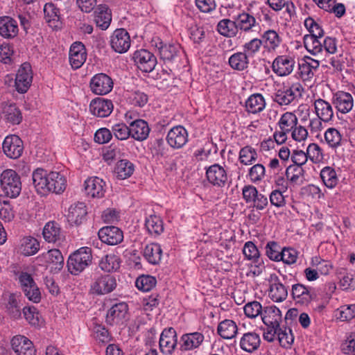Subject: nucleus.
<instances>
[{
    "label": "nucleus",
    "mask_w": 355,
    "mask_h": 355,
    "mask_svg": "<svg viewBox=\"0 0 355 355\" xmlns=\"http://www.w3.org/2000/svg\"><path fill=\"white\" fill-rule=\"evenodd\" d=\"M32 179L37 192L43 196L49 192L60 194L67 187V180L64 175L55 171L48 173L40 168L33 172Z\"/></svg>",
    "instance_id": "nucleus-1"
},
{
    "label": "nucleus",
    "mask_w": 355,
    "mask_h": 355,
    "mask_svg": "<svg viewBox=\"0 0 355 355\" xmlns=\"http://www.w3.org/2000/svg\"><path fill=\"white\" fill-rule=\"evenodd\" d=\"M92 249L82 247L70 254L67 266L71 275H78L92 263Z\"/></svg>",
    "instance_id": "nucleus-2"
},
{
    "label": "nucleus",
    "mask_w": 355,
    "mask_h": 355,
    "mask_svg": "<svg viewBox=\"0 0 355 355\" xmlns=\"http://www.w3.org/2000/svg\"><path fill=\"white\" fill-rule=\"evenodd\" d=\"M0 185L5 196L11 198H17L21 191L20 176L12 169H6L2 172Z\"/></svg>",
    "instance_id": "nucleus-3"
},
{
    "label": "nucleus",
    "mask_w": 355,
    "mask_h": 355,
    "mask_svg": "<svg viewBox=\"0 0 355 355\" xmlns=\"http://www.w3.org/2000/svg\"><path fill=\"white\" fill-rule=\"evenodd\" d=\"M302 87L300 84H293L291 86L283 85L276 90L273 101L280 105H288L301 96Z\"/></svg>",
    "instance_id": "nucleus-4"
},
{
    "label": "nucleus",
    "mask_w": 355,
    "mask_h": 355,
    "mask_svg": "<svg viewBox=\"0 0 355 355\" xmlns=\"http://www.w3.org/2000/svg\"><path fill=\"white\" fill-rule=\"evenodd\" d=\"M19 282L24 295L28 300L38 303L41 300V292L32 275L26 272H21L19 275Z\"/></svg>",
    "instance_id": "nucleus-5"
},
{
    "label": "nucleus",
    "mask_w": 355,
    "mask_h": 355,
    "mask_svg": "<svg viewBox=\"0 0 355 355\" xmlns=\"http://www.w3.org/2000/svg\"><path fill=\"white\" fill-rule=\"evenodd\" d=\"M116 287V278L110 275H101L94 279L90 285L89 293L103 295L113 291Z\"/></svg>",
    "instance_id": "nucleus-6"
},
{
    "label": "nucleus",
    "mask_w": 355,
    "mask_h": 355,
    "mask_svg": "<svg viewBox=\"0 0 355 355\" xmlns=\"http://www.w3.org/2000/svg\"><path fill=\"white\" fill-rule=\"evenodd\" d=\"M133 60L137 68L145 73L151 72L157 65V58L146 49L136 51L133 54Z\"/></svg>",
    "instance_id": "nucleus-7"
},
{
    "label": "nucleus",
    "mask_w": 355,
    "mask_h": 355,
    "mask_svg": "<svg viewBox=\"0 0 355 355\" xmlns=\"http://www.w3.org/2000/svg\"><path fill=\"white\" fill-rule=\"evenodd\" d=\"M178 334L173 327L165 328L159 338L160 352L165 355H172L178 345Z\"/></svg>",
    "instance_id": "nucleus-8"
},
{
    "label": "nucleus",
    "mask_w": 355,
    "mask_h": 355,
    "mask_svg": "<svg viewBox=\"0 0 355 355\" xmlns=\"http://www.w3.org/2000/svg\"><path fill=\"white\" fill-rule=\"evenodd\" d=\"M112 49L119 53H124L130 47V37L124 28L116 29L110 37V40Z\"/></svg>",
    "instance_id": "nucleus-9"
},
{
    "label": "nucleus",
    "mask_w": 355,
    "mask_h": 355,
    "mask_svg": "<svg viewBox=\"0 0 355 355\" xmlns=\"http://www.w3.org/2000/svg\"><path fill=\"white\" fill-rule=\"evenodd\" d=\"M91 91L96 95H105L113 88L112 79L105 73L94 75L89 83Z\"/></svg>",
    "instance_id": "nucleus-10"
},
{
    "label": "nucleus",
    "mask_w": 355,
    "mask_h": 355,
    "mask_svg": "<svg viewBox=\"0 0 355 355\" xmlns=\"http://www.w3.org/2000/svg\"><path fill=\"white\" fill-rule=\"evenodd\" d=\"M2 148L8 157L17 159L21 155L24 150L23 141L17 135H9L4 139Z\"/></svg>",
    "instance_id": "nucleus-11"
},
{
    "label": "nucleus",
    "mask_w": 355,
    "mask_h": 355,
    "mask_svg": "<svg viewBox=\"0 0 355 355\" xmlns=\"http://www.w3.org/2000/svg\"><path fill=\"white\" fill-rule=\"evenodd\" d=\"M204 340V335L198 331L184 334L180 338V350L181 352L196 350L200 347Z\"/></svg>",
    "instance_id": "nucleus-12"
},
{
    "label": "nucleus",
    "mask_w": 355,
    "mask_h": 355,
    "mask_svg": "<svg viewBox=\"0 0 355 355\" xmlns=\"http://www.w3.org/2000/svg\"><path fill=\"white\" fill-rule=\"evenodd\" d=\"M128 311V306L125 302L113 304L107 312L106 323L111 326L123 324L125 320Z\"/></svg>",
    "instance_id": "nucleus-13"
},
{
    "label": "nucleus",
    "mask_w": 355,
    "mask_h": 355,
    "mask_svg": "<svg viewBox=\"0 0 355 355\" xmlns=\"http://www.w3.org/2000/svg\"><path fill=\"white\" fill-rule=\"evenodd\" d=\"M31 67L28 63H24L19 69L15 78V87L18 92L24 94L27 92L32 83Z\"/></svg>",
    "instance_id": "nucleus-14"
},
{
    "label": "nucleus",
    "mask_w": 355,
    "mask_h": 355,
    "mask_svg": "<svg viewBox=\"0 0 355 355\" xmlns=\"http://www.w3.org/2000/svg\"><path fill=\"white\" fill-rule=\"evenodd\" d=\"M10 345L12 349L17 355H36L33 343L24 336H15L10 340Z\"/></svg>",
    "instance_id": "nucleus-15"
},
{
    "label": "nucleus",
    "mask_w": 355,
    "mask_h": 355,
    "mask_svg": "<svg viewBox=\"0 0 355 355\" xmlns=\"http://www.w3.org/2000/svg\"><path fill=\"white\" fill-rule=\"evenodd\" d=\"M166 141L174 149L182 148L188 141L187 130L182 125L172 128L168 132Z\"/></svg>",
    "instance_id": "nucleus-16"
},
{
    "label": "nucleus",
    "mask_w": 355,
    "mask_h": 355,
    "mask_svg": "<svg viewBox=\"0 0 355 355\" xmlns=\"http://www.w3.org/2000/svg\"><path fill=\"white\" fill-rule=\"evenodd\" d=\"M206 177L210 184L223 187L228 181L225 169L218 164H214L206 169Z\"/></svg>",
    "instance_id": "nucleus-17"
},
{
    "label": "nucleus",
    "mask_w": 355,
    "mask_h": 355,
    "mask_svg": "<svg viewBox=\"0 0 355 355\" xmlns=\"http://www.w3.org/2000/svg\"><path fill=\"white\" fill-rule=\"evenodd\" d=\"M114 108L112 101L109 99L97 97L89 104V111L96 117L104 118L110 116Z\"/></svg>",
    "instance_id": "nucleus-18"
},
{
    "label": "nucleus",
    "mask_w": 355,
    "mask_h": 355,
    "mask_svg": "<svg viewBox=\"0 0 355 355\" xmlns=\"http://www.w3.org/2000/svg\"><path fill=\"white\" fill-rule=\"evenodd\" d=\"M98 235L103 243L110 245H117L123 240V232L115 226H106L101 228Z\"/></svg>",
    "instance_id": "nucleus-19"
},
{
    "label": "nucleus",
    "mask_w": 355,
    "mask_h": 355,
    "mask_svg": "<svg viewBox=\"0 0 355 355\" xmlns=\"http://www.w3.org/2000/svg\"><path fill=\"white\" fill-rule=\"evenodd\" d=\"M269 297L276 302H280L286 299L288 296V286L279 280L275 274L270 277Z\"/></svg>",
    "instance_id": "nucleus-20"
},
{
    "label": "nucleus",
    "mask_w": 355,
    "mask_h": 355,
    "mask_svg": "<svg viewBox=\"0 0 355 355\" xmlns=\"http://www.w3.org/2000/svg\"><path fill=\"white\" fill-rule=\"evenodd\" d=\"M263 322L272 328L274 332L280 328V322H282V313L280 310L275 306H267L263 309L261 315Z\"/></svg>",
    "instance_id": "nucleus-21"
},
{
    "label": "nucleus",
    "mask_w": 355,
    "mask_h": 355,
    "mask_svg": "<svg viewBox=\"0 0 355 355\" xmlns=\"http://www.w3.org/2000/svg\"><path fill=\"white\" fill-rule=\"evenodd\" d=\"M87 53L82 42L72 44L69 49V62L73 69H79L85 62Z\"/></svg>",
    "instance_id": "nucleus-22"
},
{
    "label": "nucleus",
    "mask_w": 355,
    "mask_h": 355,
    "mask_svg": "<svg viewBox=\"0 0 355 355\" xmlns=\"http://www.w3.org/2000/svg\"><path fill=\"white\" fill-rule=\"evenodd\" d=\"M295 60L287 55L277 56L273 61L272 69L279 76L289 75L293 70Z\"/></svg>",
    "instance_id": "nucleus-23"
},
{
    "label": "nucleus",
    "mask_w": 355,
    "mask_h": 355,
    "mask_svg": "<svg viewBox=\"0 0 355 355\" xmlns=\"http://www.w3.org/2000/svg\"><path fill=\"white\" fill-rule=\"evenodd\" d=\"M292 295L296 303L302 305L309 304L316 295L311 292L310 288L301 284H295L292 286Z\"/></svg>",
    "instance_id": "nucleus-24"
},
{
    "label": "nucleus",
    "mask_w": 355,
    "mask_h": 355,
    "mask_svg": "<svg viewBox=\"0 0 355 355\" xmlns=\"http://www.w3.org/2000/svg\"><path fill=\"white\" fill-rule=\"evenodd\" d=\"M105 182L97 177L89 178L85 182V191L92 198H102L105 193Z\"/></svg>",
    "instance_id": "nucleus-25"
},
{
    "label": "nucleus",
    "mask_w": 355,
    "mask_h": 355,
    "mask_svg": "<svg viewBox=\"0 0 355 355\" xmlns=\"http://www.w3.org/2000/svg\"><path fill=\"white\" fill-rule=\"evenodd\" d=\"M333 103L338 112L346 114L352 110L354 99L349 93L338 92L334 96Z\"/></svg>",
    "instance_id": "nucleus-26"
},
{
    "label": "nucleus",
    "mask_w": 355,
    "mask_h": 355,
    "mask_svg": "<svg viewBox=\"0 0 355 355\" xmlns=\"http://www.w3.org/2000/svg\"><path fill=\"white\" fill-rule=\"evenodd\" d=\"M87 214V207L83 202H77L71 205L69 208L67 220L71 224L78 225L86 220Z\"/></svg>",
    "instance_id": "nucleus-27"
},
{
    "label": "nucleus",
    "mask_w": 355,
    "mask_h": 355,
    "mask_svg": "<svg viewBox=\"0 0 355 355\" xmlns=\"http://www.w3.org/2000/svg\"><path fill=\"white\" fill-rule=\"evenodd\" d=\"M94 21L101 30H106L112 21L111 10L105 4L98 6L94 11Z\"/></svg>",
    "instance_id": "nucleus-28"
},
{
    "label": "nucleus",
    "mask_w": 355,
    "mask_h": 355,
    "mask_svg": "<svg viewBox=\"0 0 355 355\" xmlns=\"http://www.w3.org/2000/svg\"><path fill=\"white\" fill-rule=\"evenodd\" d=\"M42 234L45 241L49 243L60 242L64 238L60 225L54 221H50L45 225Z\"/></svg>",
    "instance_id": "nucleus-29"
},
{
    "label": "nucleus",
    "mask_w": 355,
    "mask_h": 355,
    "mask_svg": "<svg viewBox=\"0 0 355 355\" xmlns=\"http://www.w3.org/2000/svg\"><path fill=\"white\" fill-rule=\"evenodd\" d=\"M314 108L318 117L327 123L334 117V110L331 105L327 101L318 98L314 101Z\"/></svg>",
    "instance_id": "nucleus-30"
},
{
    "label": "nucleus",
    "mask_w": 355,
    "mask_h": 355,
    "mask_svg": "<svg viewBox=\"0 0 355 355\" xmlns=\"http://www.w3.org/2000/svg\"><path fill=\"white\" fill-rule=\"evenodd\" d=\"M261 344V338L255 332H248L243 335L240 340L241 348L247 352L252 353L258 349Z\"/></svg>",
    "instance_id": "nucleus-31"
},
{
    "label": "nucleus",
    "mask_w": 355,
    "mask_h": 355,
    "mask_svg": "<svg viewBox=\"0 0 355 355\" xmlns=\"http://www.w3.org/2000/svg\"><path fill=\"white\" fill-rule=\"evenodd\" d=\"M44 14L46 22L52 28H59L61 26L59 9L52 3H47L44 7Z\"/></svg>",
    "instance_id": "nucleus-32"
},
{
    "label": "nucleus",
    "mask_w": 355,
    "mask_h": 355,
    "mask_svg": "<svg viewBox=\"0 0 355 355\" xmlns=\"http://www.w3.org/2000/svg\"><path fill=\"white\" fill-rule=\"evenodd\" d=\"M131 137L138 141L145 140L149 135L150 128L147 122L143 119H137L130 123Z\"/></svg>",
    "instance_id": "nucleus-33"
},
{
    "label": "nucleus",
    "mask_w": 355,
    "mask_h": 355,
    "mask_svg": "<svg viewBox=\"0 0 355 355\" xmlns=\"http://www.w3.org/2000/svg\"><path fill=\"white\" fill-rule=\"evenodd\" d=\"M18 26L12 18L5 16L0 18V35L5 38H14L18 33Z\"/></svg>",
    "instance_id": "nucleus-34"
},
{
    "label": "nucleus",
    "mask_w": 355,
    "mask_h": 355,
    "mask_svg": "<svg viewBox=\"0 0 355 355\" xmlns=\"http://www.w3.org/2000/svg\"><path fill=\"white\" fill-rule=\"evenodd\" d=\"M6 313L13 320H17L21 315V304L19 297L16 294H10L5 305Z\"/></svg>",
    "instance_id": "nucleus-35"
},
{
    "label": "nucleus",
    "mask_w": 355,
    "mask_h": 355,
    "mask_svg": "<svg viewBox=\"0 0 355 355\" xmlns=\"http://www.w3.org/2000/svg\"><path fill=\"white\" fill-rule=\"evenodd\" d=\"M46 261L52 265L51 271L58 273L64 266V257L58 249L49 250L44 255Z\"/></svg>",
    "instance_id": "nucleus-36"
},
{
    "label": "nucleus",
    "mask_w": 355,
    "mask_h": 355,
    "mask_svg": "<svg viewBox=\"0 0 355 355\" xmlns=\"http://www.w3.org/2000/svg\"><path fill=\"white\" fill-rule=\"evenodd\" d=\"M3 114L6 119L12 124H19L22 120L21 111L14 103L3 102L1 103Z\"/></svg>",
    "instance_id": "nucleus-37"
},
{
    "label": "nucleus",
    "mask_w": 355,
    "mask_h": 355,
    "mask_svg": "<svg viewBox=\"0 0 355 355\" xmlns=\"http://www.w3.org/2000/svg\"><path fill=\"white\" fill-rule=\"evenodd\" d=\"M265 107V98L261 94H252L245 101L246 111L249 113H259L264 110Z\"/></svg>",
    "instance_id": "nucleus-38"
},
{
    "label": "nucleus",
    "mask_w": 355,
    "mask_h": 355,
    "mask_svg": "<svg viewBox=\"0 0 355 355\" xmlns=\"http://www.w3.org/2000/svg\"><path fill=\"white\" fill-rule=\"evenodd\" d=\"M143 254L149 263L156 265L161 261L162 250L159 244L150 243L146 245Z\"/></svg>",
    "instance_id": "nucleus-39"
},
{
    "label": "nucleus",
    "mask_w": 355,
    "mask_h": 355,
    "mask_svg": "<svg viewBox=\"0 0 355 355\" xmlns=\"http://www.w3.org/2000/svg\"><path fill=\"white\" fill-rule=\"evenodd\" d=\"M264 48L268 51H274L280 45L282 40L274 30H268L261 36Z\"/></svg>",
    "instance_id": "nucleus-40"
},
{
    "label": "nucleus",
    "mask_w": 355,
    "mask_h": 355,
    "mask_svg": "<svg viewBox=\"0 0 355 355\" xmlns=\"http://www.w3.org/2000/svg\"><path fill=\"white\" fill-rule=\"evenodd\" d=\"M237 29L249 32L256 26V19L248 12H243L234 17Z\"/></svg>",
    "instance_id": "nucleus-41"
},
{
    "label": "nucleus",
    "mask_w": 355,
    "mask_h": 355,
    "mask_svg": "<svg viewBox=\"0 0 355 355\" xmlns=\"http://www.w3.org/2000/svg\"><path fill=\"white\" fill-rule=\"evenodd\" d=\"M145 227L148 232L153 236H157L164 232V224L160 217L156 215H150L146 217Z\"/></svg>",
    "instance_id": "nucleus-42"
},
{
    "label": "nucleus",
    "mask_w": 355,
    "mask_h": 355,
    "mask_svg": "<svg viewBox=\"0 0 355 355\" xmlns=\"http://www.w3.org/2000/svg\"><path fill=\"white\" fill-rule=\"evenodd\" d=\"M217 331L222 338L232 339L236 336L238 332V327L234 321L225 320L219 323Z\"/></svg>",
    "instance_id": "nucleus-43"
},
{
    "label": "nucleus",
    "mask_w": 355,
    "mask_h": 355,
    "mask_svg": "<svg viewBox=\"0 0 355 355\" xmlns=\"http://www.w3.org/2000/svg\"><path fill=\"white\" fill-rule=\"evenodd\" d=\"M304 170L297 165H290L286 171V176L293 185H301L304 180Z\"/></svg>",
    "instance_id": "nucleus-44"
},
{
    "label": "nucleus",
    "mask_w": 355,
    "mask_h": 355,
    "mask_svg": "<svg viewBox=\"0 0 355 355\" xmlns=\"http://www.w3.org/2000/svg\"><path fill=\"white\" fill-rule=\"evenodd\" d=\"M233 19H234V17ZM217 31L221 35L225 37H235L238 33L235 19H223L220 20L218 23Z\"/></svg>",
    "instance_id": "nucleus-45"
},
{
    "label": "nucleus",
    "mask_w": 355,
    "mask_h": 355,
    "mask_svg": "<svg viewBox=\"0 0 355 355\" xmlns=\"http://www.w3.org/2000/svg\"><path fill=\"white\" fill-rule=\"evenodd\" d=\"M228 62L233 69L241 71L248 67L249 58L243 51L236 52L230 57Z\"/></svg>",
    "instance_id": "nucleus-46"
},
{
    "label": "nucleus",
    "mask_w": 355,
    "mask_h": 355,
    "mask_svg": "<svg viewBox=\"0 0 355 355\" xmlns=\"http://www.w3.org/2000/svg\"><path fill=\"white\" fill-rule=\"evenodd\" d=\"M135 171V165L128 159L119 160L115 167L117 178L125 180L130 177Z\"/></svg>",
    "instance_id": "nucleus-47"
},
{
    "label": "nucleus",
    "mask_w": 355,
    "mask_h": 355,
    "mask_svg": "<svg viewBox=\"0 0 355 355\" xmlns=\"http://www.w3.org/2000/svg\"><path fill=\"white\" fill-rule=\"evenodd\" d=\"M155 45L159 50L160 57L163 60H173L177 55L180 49L178 45L164 44L162 41L159 43H155Z\"/></svg>",
    "instance_id": "nucleus-48"
},
{
    "label": "nucleus",
    "mask_w": 355,
    "mask_h": 355,
    "mask_svg": "<svg viewBox=\"0 0 355 355\" xmlns=\"http://www.w3.org/2000/svg\"><path fill=\"white\" fill-rule=\"evenodd\" d=\"M324 184L329 189L336 187L338 182V178L334 168L331 166H325L320 173Z\"/></svg>",
    "instance_id": "nucleus-49"
},
{
    "label": "nucleus",
    "mask_w": 355,
    "mask_h": 355,
    "mask_svg": "<svg viewBox=\"0 0 355 355\" xmlns=\"http://www.w3.org/2000/svg\"><path fill=\"white\" fill-rule=\"evenodd\" d=\"M121 261L118 256L110 254L103 257L99 262V267L105 272H113L120 267Z\"/></svg>",
    "instance_id": "nucleus-50"
},
{
    "label": "nucleus",
    "mask_w": 355,
    "mask_h": 355,
    "mask_svg": "<svg viewBox=\"0 0 355 355\" xmlns=\"http://www.w3.org/2000/svg\"><path fill=\"white\" fill-rule=\"evenodd\" d=\"M321 37H315L313 35L304 36V45L306 49L312 55H316L323 51L322 43L319 40Z\"/></svg>",
    "instance_id": "nucleus-51"
},
{
    "label": "nucleus",
    "mask_w": 355,
    "mask_h": 355,
    "mask_svg": "<svg viewBox=\"0 0 355 355\" xmlns=\"http://www.w3.org/2000/svg\"><path fill=\"white\" fill-rule=\"evenodd\" d=\"M297 124V118L295 114L292 112H286L282 115L278 125L280 130L288 133Z\"/></svg>",
    "instance_id": "nucleus-52"
},
{
    "label": "nucleus",
    "mask_w": 355,
    "mask_h": 355,
    "mask_svg": "<svg viewBox=\"0 0 355 355\" xmlns=\"http://www.w3.org/2000/svg\"><path fill=\"white\" fill-rule=\"evenodd\" d=\"M275 334H277L279 344L284 348H288L294 341V336L290 328L280 327Z\"/></svg>",
    "instance_id": "nucleus-53"
},
{
    "label": "nucleus",
    "mask_w": 355,
    "mask_h": 355,
    "mask_svg": "<svg viewBox=\"0 0 355 355\" xmlns=\"http://www.w3.org/2000/svg\"><path fill=\"white\" fill-rule=\"evenodd\" d=\"M15 217V212L10 201L0 196V218L6 222L11 221Z\"/></svg>",
    "instance_id": "nucleus-54"
},
{
    "label": "nucleus",
    "mask_w": 355,
    "mask_h": 355,
    "mask_svg": "<svg viewBox=\"0 0 355 355\" xmlns=\"http://www.w3.org/2000/svg\"><path fill=\"white\" fill-rule=\"evenodd\" d=\"M156 283L155 277L151 275H141L136 279L135 286L139 290L147 292L154 288Z\"/></svg>",
    "instance_id": "nucleus-55"
},
{
    "label": "nucleus",
    "mask_w": 355,
    "mask_h": 355,
    "mask_svg": "<svg viewBox=\"0 0 355 355\" xmlns=\"http://www.w3.org/2000/svg\"><path fill=\"white\" fill-rule=\"evenodd\" d=\"M153 78L157 81V86L159 89H166L171 85V80L172 78L171 70L162 69L156 73Z\"/></svg>",
    "instance_id": "nucleus-56"
},
{
    "label": "nucleus",
    "mask_w": 355,
    "mask_h": 355,
    "mask_svg": "<svg viewBox=\"0 0 355 355\" xmlns=\"http://www.w3.org/2000/svg\"><path fill=\"white\" fill-rule=\"evenodd\" d=\"M257 159L256 150L250 146L242 148L239 153V160L245 165H250Z\"/></svg>",
    "instance_id": "nucleus-57"
},
{
    "label": "nucleus",
    "mask_w": 355,
    "mask_h": 355,
    "mask_svg": "<svg viewBox=\"0 0 355 355\" xmlns=\"http://www.w3.org/2000/svg\"><path fill=\"white\" fill-rule=\"evenodd\" d=\"M112 133L114 137L119 140H125L131 137L130 126H127L123 123L114 124L112 127Z\"/></svg>",
    "instance_id": "nucleus-58"
},
{
    "label": "nucleus",
    "mask_w": 355,
    "mask_h": 355,
    "mask_svg": "<svg viewBox=\"0 0 355 355\" xmlns=\"http://www.w3.org/2000/svg\"><path fill=\"white\" fill-rule=\"evenodd\" d=\"M304 26L310 33L309 35H313L315 37H322L324 36V30L313 18L308 17L306 19Z\"/></svg>",
    "instance_id": "nucleus-59"
},
{
    "label": "nucleus",
    "mask_w": 355,
    "mask_h": 355,
    "mask_svg": "<svg viewBox=\"0 0 355 355\" xmlns=\"http://www.w3.org/2000/svg\"><path fill=\"white\" fill-rule=\"evenodd\" d=\"M262 44L261 40L254 38L243 45V52L248 58L254 57L259 51Z\"/></svg>",
    "instance_id": "nucleus-60"
},
{
    "label": "nucleus",
    "mask_w": 355,
    "mask_h": 355,
    "mask_svg": "<svg viewBox=\"0 0 355 355\" xmlns=\"http://www.w3.org/2000/svg\"><path fill=\"white\" fill-rule=\"evenodd\" d=\"M263 311L261 304L257 301L248 302L244 306L245 315L250 318H255L259 315H262Z\"/></svg>",
    "instance_id": "nucleus-61"
},
{
    "label": "nucleus",
    "mask_w": 355,
    "mask_h": 355,
    "mask_svg": "<svg viewBox=\"0 0 355 355\" xmlns=\"http://www.w3.org/2000/svg\"><path fill=\"white\" fill-rule=\"evenodd\" d=\"M324 138L327 144L331 147H337L340 144L341 135L336 128H329L324 134Z\"/></svg>",
    "instance_id": "nucleus-62"
},
{
    "label": "nucleus",
    "mask_w": 355,
    "mask_h": 355,
    "mask_svg": "<svg viewBox=\"0 0 355 355\" xmlns=\"http://www.w3.org/2000/svg\"><path fill=\"white\" fill-rule=\"evenodd\" d=\"M297 252L294 248H284L281 251L279 261H282L284 263L288 265L293 264L297 261Z\"/></svg>",
    "instance_id": "nucleus-63"
},
{
    "label": "nucleus",
    "mask_w": 355,
    "mask_h": 355,
    "mask_svg": "<svg viewBox=\"0 0 355 355\" xmlns=\"http://www.w3.org/2000/svg\"><path fill=\"white\" fill-rule=\"evenodd\" d=\"M279 250L280 247L277 242L270 241L266 246V254L270 259L279 261L281 256Z\"/></svg>",
    "instance_id": "nucleus-64"
}]
</instances>
